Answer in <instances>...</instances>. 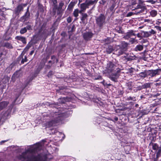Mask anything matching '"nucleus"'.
<instances>
[{
	"label": "nucleus",
	"instance_id": "7",
	"mask_svg": "<svg viewBox=\"0 0 161 161\" xmlns=\"http://www.w3.org/2000/svg\"><path fill=\"white\" fill-rule=\"evenodd\" d=\"M27 3H21L19 4L15 8L14 10V14L16 16H19L21 14V12L23 11L24 8L26 6Z\"/></svg>",
	"mask_w": 161,
	"mask_h": 161
},
{
	"label": "nucleus",
	"instance_id": "53",
	"mask_svg": "<svg viewBox=\"0 0 161 161\" xmlns=\"http://www.w3.org/2000/svg\"><path fill=\"white\" fill-rule=\"evenodd\" d=\"M118 32L119 33H122V34L123 33L122 31L121 30V28H119V30H118Z\"/></svg>",
	"mask_w": 161,
	"mask_h": 161
},
{
	"label": "nucleus",
	"instance_id": "24",
	"mask_svg": "<svg viewBox=\"0 0 161 161\" xmlns=\"http://www.w3.org/2000/svg\"><path fill=\"white\" fill-rule=\"evenodd\" d=\"M52 133L53 134H55L57 135H61L62 137L64 136V134L62 133H60L58 131L56 130L53 129L52 130Z\"/></svg>",
	"mask_w": 161,
	"mask_h": 161
},
{
	"label": "nucleus",
	"instance_id": "42",
	"mask_svg": "<svg viewBox=\"0 0 161 161\" xmlns=\"http://www.w3.org/2000/svg\"><path fill=\"white\" fill-rule=\"evenodd\" d=\"M137 37L139 38V39H141L142 37L141 34L140 33H138L137 34V35L136 34V37Z\"/></svg>",
	"mask_w": 161,
	"mask_h": 161
},
{
	"label": "nucleus",
	"instance_id": "46",
	"mask_svg": "<svg viewBox=\"0 0 161 161\" xmlns=\"http://www.w3.org/2000/svg\"><path fill=\"white\" fill-rule=\"evenodd\" d=\"M159 21H156V24L157 25H159V26L161 25V20H159Z\"/></svg>",
	"mask_w": 161,
	"mask_h": 161
},
{
	"label": "nucleus",
	"instance_id": "21",
	"mask_svg": "<svg viewBox=\"0 0 161 161\" xmlns=\"http://www.w3.org/2000/svg\"><path fill=\"white\" fill-rule=\"evenodd\" d=\"M9 80V78L8 77L6 76H5L3 79L2 80L1 83H3L4 84H6L8 83Z\"/></svg>",
	"mask_w": 161,
	"mask_h": 161
},
{
	"label": "nucleus",
	"instance_id": "38",
	"mask_svg": "<svg viewBox=\"0 0 161 161\" xmlns=\"http://www.w3.org/2000/svg\"><path fill=\"white\" fill-rule=\"evenodd\" d=\"M72 19L70 16H69L67 19V21L69 23H71L72 21Z\"/></svg>",
	"mask_w": 161,
	"mask_h": 161
},
{
	"label": "nucleus",
	"instance_id": "47",
	"mask_svg": "<svg viewBox=\"0 0 161 161\" xmlns=\"http://www.w3.org/2000/svg\"><path fill=\"white\" fill-rule=\"evenodd\" d=\"M155 27L156 28L157 30L161 31V27L159 26H155Z\"/></svg>",
	"mask_w": 161,
	"mask_h": 161
},
{
	"label": "nucleus",
	"instance_id": "58",
	"mask_svg": "<svg viewBox=\"0 0 161 161\" xmlns=\"http://www.w3.org/2000/svg\"><path fill=\"white\" fill-rule=\"evenodd\" d=\"M34 53V50H32L31 51L30 53V55H31Z\"/></svg>",
	"mask_w": 161,
	"mask_h": 161
},
{
	"label": "nucleus",
	"instance_id": "29",
	"mask_svg": "<svg viewBox=\"0 0 161 161\" xmlns=\"http://www.w3.org/2000/svg\"><path fill=\"white\" fill-rule=\"evenodd\" d=\"M25 27L22 28L20 31V33L21 34H23L27 32V29Z\"/></svg>",
	"mask_w": 161,
	"mask_h": 161
},
{
	"label": "nucleus",
	"instance_id": "2",
	"mask_svg": "<svg viewBox=\"0 0 161 161\" xmlns=\"http://www.w3.org/2000/svg\"><path fill=\"white\" fill-rule=\"evenodd\" d=\"M57 109L51 112L49 115L50 120L46 123V127H49L52 126H55L57 124L62 123V120L65 116L64 112H61Z\"/></svg>",
	"mask_w": 161,
	"mask_h": 161
},
{
	"label": "nucleus",
	"instance_id": "26",
	"mask_svg": "<svg viewBox=\"0 0 161 161\" xmlns=\"http://www.w3.org/2000/svg\"><path fill=\"white\" fill-rule=\"evenodd\" d=\"M79 10L78 8L75 9L73 13V15L75 17H77L79 16Z\"/></svg>",
	"mask_w": 161,
	"mask_h": 161
},
{
	"label": "nucleus",
	"instance_id": "61",
	"mask_svg": "<svg viewBox=\"0 0 161 161\" xmlns=\"http://www.w3.org/2000/svg\"><path fill=\"white\" fill-rule=\"evenodd\" d=\"M160 79H161V78ZM160 81L161 82V80H160ZM158 84H159V85H161V82H159V83H158Z\"/></svg>",
	"mask_w": 161,
	"mask_h": 161
},
{
	"label": "nucleus",
	"instance_id": "30",
	"mask_svg": "<svg viewBox=\"0 0 161 161\" xmlns=\"http://www.w3.org/2000/svg\"><path fill=\"white\" fill-rule=\"evenodd\" d=\"M15 38L18 40H25V37L21 36H17Z\"/></svg>",
	"mask_w": 161,
	"mask_h": 161
},
{
	"label": "nucleus",
	"instance_id": "1",
	"mask_svg": "<svg viewBox=\"0 0 161 161\" xmlns=\"http://www.w3.org/2000/svg\"><path fill=\"white\" fill-rule=\"evenodd\" d=\"M41 143H36L32 146H29L25 151L17 156V158L21 161H47V156L42 154H33L42 148Z\"/></svg>",
	"mask_w": 161,
	"mask_h": 161
},
{
	"label": "nucleus",
	"instance_id": "16",
	"mask_svg": "<svg viewBox=\"0 0 161 161\" xmlns=\"http://www.w3.org/2000/svg\"><path fill=\"white\" fill-rule=\"evenodd\" d=\"M87 1V0H86L85 3H82L80 4V8L81 9H82L83 10L85 11L87 8H89V7L86 4Z\"/></svg>",
	"mask_w": 161,
	"mask_h": 161
},
{
	"label": "nucleus",
	"instance_id": "18",
	"mask_svg": "<svg viewBox=\"0 0 161 161\" xmlns=\"http://www.w3.org/2000/svg\"><path fill=\"white\" fill-rule=\"evenodd\" d=\"M82 17L80 18V19L81 21L84 23L85 22V20L87 19L88 17V15L86 13H81Z\"/></svg>",
	"mask_w": 161,
	"mask_h": 161
},
{
	"label": "nucleus",
	"instance_id": "51",
	"mask_svg": "<svg viewBox=\"0 0 161 161\" xmlns=\"http://www.w3.org/2000/svg\"><path fill=\"white\" fill-rule=\"evenodd\" d=\"M61 35L63 36H64V37H65V36H67V35H66V33L65 32H63V33H62L61 34Z\"/></svg>",
	"mask_w": 161,
	"mask_h": 161
},
{
	"label": "nucleus",
	"instance_id": "63",
	"mask_svg": "<svg viewBox=\"0 0 161 161\" xmlns=\"http://www.w3.org/2000/svg\"><path fill=\"white\" fill-rule=\"evenodd\" d=\"M112 1L114 2H115L116 0H111Z\"/></svg>",
	"mask_w": 161,
	"mask_h": 161
},
{
	"label": "nucleus",
	"instance_id": "39",
	"mask_svg": "<svg viewBox=\"0 0 161 161\" xmlns=\"http://www.w3.org/2000/svg\"><path fill=\"white\" fill-rule=\"evenodd\" d=\"M25 28L27 29V30H32L31 26L30 25H27L26 27Z\"/></svg>",
	"mask_w": 161,
	"mask_h": 161
},
{
	"label": "nucleus",
	"instance_id": "19",
	"mask_svg": "<svg viewBox=\"0 0 161 161\" xmlns=\"http://www.w3.org/2000/svg\"><path fill=\"white\" fill-rule=\"evenodd\" d=\"M158 14V12L154 9L151 10L150 11V14L152 17H154L157 16Z\"/></svg>",
	"mask_w": 161,
	"mask_h": 161
},
{
	"label": "nucleus",
	"instance_id": "33",
	"mask_svg": "<svg viewBox=\"0 0 161 161\" xmlns=\"http://www.w3.org/2000/svg\"><path fill=\"white\" fill-rule=\"evenodd\" d=\"M149 32L150 36L152 35L156 34V32L153 29H151L150 31H149Z\"/></svg>",
	"mask_w": 161,
	"mask_h": 161
},
{
	"label": "nucleus",
	"instance_id": "48",
	"mask_svg": "<svg viewBox=\"0 0 161 161\" xmlns=\"http://www.w3.org/2000/svg\"><path fill=\"white\" fill-rule=\"evenodd\" d=\"M16 77V74L15 73H14L12 76V80L14 82V80L15 79V78Z\"/></svg>",
	"mask_w": 161,
	"mask_h": 161
},
{
	"label": "nucleus",
	"instance_id": "41",
	"mask_svg": "<svg viewBox=\"0 0 161 161\" xmlns=\"http://www.w3.org/2000/svg\"><path fill=\"white\" fill-rule=\"evenodd\" d=\"M27 61V57L26 56H25L24 58H23V59L22 60L21 63H24L25 62H26Z\"/></svg>",
	"mask_w": 161,
	"mask_h": 161
},
{
	"label": "nucleus",
	"instance_id": "34",
	"mask_svg": "<svg viewBox=\"0 0 161 161\" xmlns=\"http://www.w3.org/2000/svg\"><path fill=\"white\" fill-rule=\"evenodd\" d=\"M113 51V49L111 47H109L107 49V52L108 53H111L112 51Z\"/></svg>",
	"mask_w": 161,
	"mask_h": 161
},
{
	"label": "nucleus",
	"instance_id": "49",
	"mask_svg": "<svg viewBox=\"0 0 161 161\" xmlns=\"http://www.w3.org/2000/svg\"><path fill=\"white\" fill-rule=\"evenodd\" d=\"M115 7V5L114 4H113L111 7L110 8V10L111 11H112L114 9Z\"/></svg>",
	"mask_w": 161,
	"mask_h": 161
},
{
	"label": "nucleus",
	"instance_id": "40",
	"mask_svg": "<svg viewBox=\"0 0 161 161\" xmlns=\"http://www.w3.org/2000/svg\"><path fill=\"white\" fill-rule=\"evenodd\" d=\"M147 2L149 3H150L151 4H154L156 2V1H155L154 0H147Z\"/></svg>",
	"mask_w": 161,
	"mask_h": 161
},
{
	"label": "nucleus",
	"instance_id": "10",
	"mask_svg": "<svg viewBox=\"0 0 161 161\" xmlns=\"http://www.w3.org/2000/svg\"><path fill=\"white\" fill-rule=\"evenodd\" d=\"M64 5V3L63 1H61L59 3L58 8V15L61 17L63 14L64 9H63V7Z\"/></svg>",
	"mask_w": 161,
	"mask_h": 161
},
{
	"label": "nucleus",
	"instance_id": "8",
	"mask_svg": "<svg viewBox=\"0 0 161 161\" xmlns=\"http://www.w3.org/2000/svg\"><path fill=\"white\" fill-rule=\"evenodd\" d=\"M135 10L137 14L141 13L144 14H145L147 11V8L142 3L137 5L135 8Z\"/></svg>",
	"mask_w": 161,
	"mask_h": 161
},
{
	"label": "nucleus",
	"instance_id": "23",
	"mask_svg": "<svg viewBox=\"0 0 161 161\" xmlns=\"http://www.w3.org/2000/svg\"><path fill=\"white\" fill-rule=\"evenodd\" d=\"M51 59L52 60L49 61V63H51L53 64L57 63L58 62V60L54 56H52L51 57Z\"/></svg>",
	"mask_w": 161,
	"mask_h": 161
},
{
	"label": "nucleus",
	"instance_id": "55",
	"mask_svg": "<svg viewBox=\"0 0 161 161\" xmlns=\"http://www.w3.org/2000/svg\"><path fill=\"white\" fill-rule=\"evenodd\" d=\"M7 141V140H4L0 142V144H2L3 143H4V142H6Z\"/></svg>",
	"mask_w": 161,
	"mask_h": 161
},
{
	"label": "nucleus",
	"instance_id": "43",
	"mask_svg": "<svg viewBox=\"0 0 161 161\" xmlns=\"http://www.w3.org/2000/svg\"><path fill=\"white\" fill-rule=\"evenodd\" d=\"M133 14V12H129L127 14L126 16L128 17H130Z\"/></svg>",
	"mask_w": 161,
	"mask_h": 161
},
{
	"label": "nucleus",
	"instance_id": "6",
	"mask_svg": "<svg viewBox=\"0 0 161 161\" xmlns=\"http://www.w3.org/2000/svg\"><path fill=\"white\" fill-rule=\"evenodd\" d=\"M136 32V31L132 30H129L123 36V38L125 40L130 39L131 40H135L136 38V34L135 33Z\"/></svg>",
	"mask_w": 161,
	"mask_h": 161
},
{
	"label": "nucleus",
	"instance_id": "14",
	"mask_svg": "<svg viewBox=\"0 0 161 161\" xmlns=\"http://www.w3.org/2000/svg\"><path fill=\"white\" fill-rule=\"evenodd\" d=\"M10 33L6 32L3 35V37L4 40H9L12 39Z\"/></svg>",
	"mask_w": 161,
	"mask_h": 161
},
{
	"label": "nucleus",
	"instance_id": "28",
	"mask_svg": "<svg viewBox=\"0 0 161 161\" xmlns=\"http://www.w3.org/2000/svg\"><path fill=\"white\" fill-rule=\"evenodd\" d=\"M143 49V47L142 45H139L136 46L135 48V50L136 51H141Z\"/></svg>",
	"mask_w": 161,
	"mask_h": 161
},
{
	"label": "nucleus",
	"instance_id": "45",
	"mask_svg": "<svg viewBox=\"0 0 161 161\" xmlns=\"http://www.w3.org/2000/svg\"><path fill=\"white\" fill-rule=\"evenodd\" d=\"M58 135V136L59 138V139H58V140H61L62 139H63L65 137L64 136L63 137H62V136L60 135Z\"/></svg>",
	"mask_w": 161,
	"mask_h": 161
},
{
	"label": "nucleus",
	"instance_id": "5",
	"mask_svg": "<svg viewBox=\"0 0 161 161\" xmlns=\"http://www.w3.org/2000/svg\"><path fill=\"white\" fill-rule=\"evenodd\" d=\"M4 47L8 48H11L13 47L10 43L8 42L4 43L3 41H1L0 43V57L3 55L5 56L6 54V51L4 50Z\"/></svg>",
	"mask_w": 161,
	"mask_h": 161
},
{
	"label": "nucleus",
	"instance_id": "27",
	"mask_svg": "<svg viewBox=\"0 0 161 161\" xmlns=\"http://www.w3.org/2000/svg\"><path fill=\"white\" fill-rule=\"evenodd\" d=\"M150 83H145L142 86V89H145L149 88L150 87Z\"/></svg>",
	"mask_w": 161,
	"mask_h": 161
},
{
	"label": "nucleus",
	"instance_id": "35",
	"mask_svg": "<svg viewBox=\"0 0 161 161\" xmlns=\"http://www.w3.org/2000/svg\"><path fill=\"white\" fill-rule=\"evenodd\" d=\"M128 100L129 101H135L136 100V98L135 97H129L127 98Z\"/></svg>",
	"mask_w": 161,
	"mask_h": 161
},
{
	"label": "nucleus",
	"instance_id": "37",
	"mask_svg": "<svg viewBox=\"0 0 161 161\" xmlns=\"http://www.w3.org/2000/svg\"><path fill=\"white\" fill-rule=\"evenodd\" d=\"M140 76L142 77L145 78L146 76V74L145 72H142L139 74Z\"/></svg>",
	"mask_w": 161,
	"mask_h": 161
},
{
	"label": "nucleus",
	"instance_id": "13",
	"mask_svg": "<svg viewBox=\"0 0 161 161\" xmlns=\"http://www.w3.org/2000/svg\"><path fill=\"white\" fill-rule=\"evenodd\" d=\"M77 2V0H72L68 5L67 9L69 11H72L74 7L76 4Z\"/></svg>",
	"mask_w": 161,
	"mask_h": 161
},
{
	"label": "nucleus",
	"instance_id": "4",
	"mask_svg": "<svg viewBox=\"0 0 161 161\" xmlns=\"http://www.w3.org/2000/svg\"><path fill=\"white\" fill-rule=\"evenodd\" d=\"M106 19V16L104 14H100L98 16L96 17V23L100 29H102L105 24Z\"/></svg>",
	"mask_w": 161,
	"mask_h": 161
},
{
	"label": "nucleus",
	"instance_id": "52",
	"mask_svg": "<svg viewBox=\"0 0 161 161\" xmlns=\"http://www.w3.org/2000/svg\"><path fill=\"white\" fill-rule=\"evenodd\" d=\"M152 95L153 96H154V97H157V96H158L159 95V94L158 93H155L154 94H152Z\"/></svg>",
	"mask_w": 161,
	"mask_h": 161
},
{
	"label": "nucleus",
	"instance_id": "20",
	"mask_svg": "<svg viewBox=\"0 0 161 161\" xmlns=\"http://www.w3.org/2000/svg\"><path fill=\"white\" fill-rule=\"evenodd\" d=\"M69 100L67 97H64L63 98H60L58 99V102L60 103H64L65 102L68 101Z\"/></svg>",
	"mask_w": 161,
	"mask_h": 161
},
{
	"label": "nucleus",
	"instance_id": "59",
	"mask_svg": "<svg viewBox=\"0 0 161 161\" xmlns=\"http://www.w3.org/2000/svg\"><path fill=\"white\" fill-rule=\"evenodd\" d=\"M114 120L115 121H117L118 119V118L116 117H115L114 118Z\"/></svg>",
	"mask_w": 161,
	"mask_h": 161
},
{
	"label": "nucleus",
	"instance_id": "50",
	"mask_svg": "<svg viewBox=\"0 0 161 161\" xmlns=\"http://www.w3.org/2000/svg\"><path fill=\"white\" fill-rule=\"evenodd\" d=\"M48 103L49 104V106L51 107H53L56 108V107L57 106V105L56 104L53 105V104H49V103Z\"/></svg>",
	"mask_w": 161,
	"mask_h": 161
},
{
	"label": "nucleus",
	"instance_id": "17",
	"mask_svg": "<svg viewBox=\"0 0 161 161\" xmlns=\"http://www.w3.org/2000/svg\"><path fill=\"white\" fill-rule=\"evenodd\" d=\"M58 5L52 6V12L54 15H55L57 12V15H58Z\"/></svg>",
	"mask_w": 161,
	"mask_h": 161
},
{
	"label": "nucleus",
	"instance_id": "36",
	"mask_svg": "<svg viewBox=\"0 0 161 161\" xmlns=\"http://www.w3.org/2000/svg\"><path fill=\"white\" fill-rule=\"evenodd\" d=\"M158 148V146L156 143H154L153 145V148L154 150H156Z\"/></svg>",
	"mask_w": 161,
	"mask_h": 161
},
{
	"label": "nucleus",
	"instance_id": "44",
	"mask_svg": "<svg viewBox=\"0 0 161 161\" xmlns=\"http://www.w3.org/2000/svg\"><path fill=\"white\" fill-rule=\"evenodd\" d=\"M138 0H133L132 1V4L133 5H135L137 3V1Z\"/></svg>",
	"mask_w": 161,
	"mask_h": 161
},
{
	"label": "nucleus",
	"instance_id": "64",
	"mask_svg": "<svg viewBox=\"0 0 161 161\" xmlns=\"http://www.w3.org/2000/svg\"><path fill=\"white\" fill-rule=\"evenodd\" d=\"M82 1V0H79V3Z\"/></svg>",
	"mask_w": 161,
	"mask_h": 161
},
{
	"label": "nucleus",
	"instance_id": "60",
	"mask_svg": "<svg viewBox=\"0 0 161 161\" xmlns=\"http://www.w3.org/2000/svg\"><path fill=\"white\" fill-rule=\"evenodd\" d=\"M57 5H58V2L57 3H56L55 4H53L52 5V6H53Z\"/></svg>",
	"mask_w": 161,
	"mask_h": 161
},
{
	"label": "nucleus",
	"instance_id": "62",
	"mask_svg": "<svg viewBox=\"0 0 161 161\" xmlns=\"http://www.w3.org/2000/svg\"><path fill=\"white\" fill-rule=\"evenodd\" d=\"M160 78L159 79H158V80H156V81H158L159 80L160 81V80H161V79H160Z\"/></svg>",
	"mask_w": 161,
	"mask_h": 161
},
{
	"label": "nucleus",
	"instance_id": "11",
	"mask_svg": "<svg viewBox=\"0 0 161 161\" xmlns=\"http://www.w3.org/2000/svg\"><path fill=\"white\" fill-rule=\"evenodd\" d=\"M30 16V13L25 12L24 15L20 18L19 21L22 22H25L29 19Z\"/></svg>",
	"mask_w": 161,
	"mask_h": 161
},
{
	"label": "nucleus",
	"instance_id": "12",
	"mask_svg": "<svg viewBox=\"0 0 161 161\" xmlns=\"http://www.w3.org/2000/svg\"><path fill=\"white\" fill-rule=\"evenodd\" d=\"M93 34L91 32H86L83 34V37L85 40H88L93 36Z\"/></svg>",
	"mask_w": 161,
	"mask_h": 161
},
{
	"label": "nucleus",
	"instance_id": "15",
	"mask_svg": "<svg viewBox=\"0 0 161 161\" xmlns=\"http://www.w3.org/2000/svg\"><path fill=\"white\" fill-rule=\"evenodd\" d=\"M127 46L128 44L125 42H124L122 43L121 48L122 50V51H121V53H120L121 54H122L124 51L126 50Z\"/></svg>",
	"mask_w": 161,
	"mask_h": 161
},
{
	"label": "nucleus",
	"instance_id": "57",
	"mask_svg": "<svg viewBox=\"0 0 161 161\" xmlns=\"http://www.w3.org/2000/svg\"><path fill=\"white\" fill-rule=\"evenodd\" d=\"M84 11H85L84 10H83L82 9H80V10L79 11V13L81 14L82 12H84Z\"/></svg>",
	"mask_w": 161,
	"mask_h": 161
},
{
	"label": "nucleus",
	"instance_id": "32",
	"mask_svg": "<svg viewBox=\"0 0 161 161\" xmlns=\"http://www.w3.org/2000/svg\"><path fill=\"white\" fill-rule=\"evenodd\" d=\"M49 2L51 5L58 2L57 0H49Z\"/></svg>",
	"mask_w": 161,
	"mask_h": 161
},
{
	"label": "nucleus",
	"instance_id": "9",
	"mask_svg": "<svg viewBox=\"0 0 161 161\" xmlns=\"http://www.w3.org/2000/svg\"><path fill=\"white\" fill-rule=\"evenodd\" d=\"M161 71L160 69H158L154 70H149L147 72V75L150 77H153L159 74V72Z\"/></svg>",
	"mask_w": 161,
	"mask_h": 161
},
{
	"label": "nucleus",
	"instance_id": "3",
	"mask_svg": "<svg viewBox=\"0 0 161 161\" xmlns=\"http://www.w3.org/2000/svg\"><path fill=\"white\" fill-rule=\"evenodd\" d=\"M120 71L119 68L117 67L112 62H109L107 64L106 69L103 72L106 75L108 76L111 80L116 81Z\"/></svg>",
	"mask_w": 161,
	"mask_h": 161
},
{
	"label": "nucleus",
	"instance_id": "54",
	"mask_svg": "<svg viewBox=\"0 0 161 161\" xmlns=\"http://www.w3.org/2000/svg\"><path fill=\"white\" fill-rule=\"evenodd\" d=\"M29 7H28L26 9V11L25 12L26 13H30V12L29 11Z\"/></svg>",
	"mask_w": 161,
	"mask_h": 161
},
{
	"label": "nucleus",
	"instance_id": "56",
	"mask_svg": "<svg viewBox=\"0 0 161 161\" xmlns=\"http://www.w3.org/2000/svg\"><path fill=\"white\" fill-rule=\"evenodd\" d=\"M102 4L103 5H104L106 3V1L105 0H102Z\"/></svg>",
	"mask_w": 161,
	"mask_h": 161
},
{
	"label": "nucleus",
	"instance_id": "22",
	"mask_svg": "<svg viewBox=\"0 0 161 161\" xmlns=\"http://www.w3.org/2000/svg\"><path fill=\"white\" fill-rule=\"evenodd\" d=\"M8 103L7 102H3L0 103V109H1L7 106L8 105Z\"/></svg>",
	"mask_w": 161,
	"mask_h": 161
},
{
	"label": "nucleus",
	"instance_id": "25",
	"mask_svg": "<svg viewBox=\"0 0 161 161\" xmlns=\"http://www.w3.org/2000/svg\"><path fill=\"white\" fill-rule=\"evenodd\" d=\"M98 1V0H94V1L89 0L88 1H87L86 4L88 7L90 5H93L95 3H96Z\"/></svg>",
	"mask_w": 161,
	"mask_h": 161
},
{
	"label": "nucleus",
	"instance_id": "31",
	"mask_svg": "<svg viewBox=\"0 0 161 161\" xmlns=\"http://www.w3.org/2000/svg\"><path fill=\"white\" fill-rule=\"evenodd\" d=\"M143 36L146 37L150 36L149 31L144 32Z\"/></svg>",
	"mask_w": 161,
	"mask_h": 161
}]
</instances>
